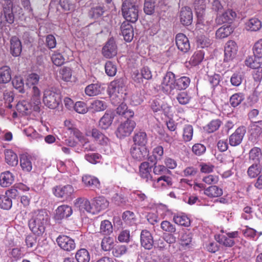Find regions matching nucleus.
<instances>
[{"mask_svg":"<svg viewBox=\"0 0 262 262\" xmlns=\"http://www.w3.org/2000/svg\"><path fill=\"white\" fill-rule=\"evenodd\" d=\"M251 127L252 134L259 136L262 133V120L253 122Z\"/></svg>","mask_w":262,"mask_h":262,"instance_id":"69168bd1","label":"nucleus"},{"mask_svg":"<svg viewBox=\"0 0 262 262\" xmlns=\"http://www.w3.org/2000/svg\"><path fill=\"white\" fill-rule=\"evenodd\" d=\"M261 171V166L259 163H253L248 168V175L251 178L256 177Z\"/></svg>","mask_w":262,"mask_h":262,"instance_id":"37998d69","label":"nucleus"},{"mask_svg":"<svg viewBox=\"0 0 262 262\" xmlns=\"http://www.w3.org/2000/svg\"><path fill=\"white\" fill-rule=\"evenodd\" d=\"M116 113L126 119H132L134 116V111L128 108L124 103H121L116 110Z\"/></svg>","mask_w":262,"mask_h":262,"instance_id":"5701e85b","label":"nucleus"},{"mask_svg":"<svg viewBox=\"0 0 262 262\" xmlns=\"http://www.w3.org/2000/svg\"><path fill=\"white\" fill-rule=\"evenodd\" d=\"M122 13L123 17L129 23L137 21L139 16L138 6L130 1L125 0L122 5Z\"/></svg>","mask_w":262,"mask_h":262,"instance_id":"7ed1b4c3","label":"nucleus"},{"mask_svg":"<svg viewBox=\"0 0 262 262\" xmlns=\"http://www.w3.org/2000/svg\"><path fill=\"white\" fill-rule=\"evenodd\" d=\"M120 29L124 39L127 42L131 41L134 37V30L132 26L127 21H124L121 25Z\"/></svg>","mask_w":262,"mask_h":262,"instance_id":"4be33fe9","label":"nucleus"},{"mask_svg":"<svg viewBox=\"0 0 262 262\" xmlns=\"http://www.w3.org/2000/svg\"><path fill=\"white\" fill-rule=\"evenodd\" d=\"M189 78L183 76L176 79V93L179 91L185 90L189 85Z\"/></svg>","mask_w":262,"mask_h":262,"instance_id":"a19ab883","label":"nucleus"},{"mask_svg":"<svg viewBox=\"0 0 262 262\" xmlns=\"http://www.w3.org/2000/svg\"><path fill=\"white\" fill-rule=\"evenodd\" d=\"M12 83L15 89L19 93H24V82L23 79L20 76H15L12 80Z\"/></svg>","mask_w":262,"mask_h":262,"instance_id":"8fccbe9b","label":"nucleus"},{"mask_svg":"<svg viewBox=\"0 0 262 262\" xmlns=\"http://www.w3.org/2000/svg\"><path fill=\"white\" fill-rule=\"evenodd\" d=\"M122 217L124 222L129 226H132L135 224V215L134 213L132 211H125L123 213Z\"/></svg>","mask_w":262,"mask_h":262,"instance_id":"5fc2aeb1","label":"nucleus"},{"mask_svg":"<svg viewBox=\"0 0 262 262\" xmlns=\"http://www.w3.org/2000/svg\"><path fill=\"white\" fill-rule=\"evenodd\" d=\"M152 166H149L148 162H144L141 164L139 167L140 174L142 178L146 179V181L151 179L152 177L150 173Z\"/></svg>","mask_w":262,"mask_h":262,"instance_id":"c756f323","label":"nucleus"},{"mask_svg":"<svg viewBox=\"0 0 262 262\" xmlns=\"http://www.w3.org/2000/svg\"><path fill=\"white\" fill-rule=\"evenodd\" d=\"M204 53L202 51H197L194 52L191 57L190 62L193 66L199 64L203 59Z\"/></svg>","mask_w":262,"mask_h":262,"instance_id":"bf43d9fd","label":"nucleus"},{"mask_svg":"<svg viewBox=\"0 0 262 262\" xmlns=\"http://www.w3.org/2000/svg\"><path fill=\"white\" fill-rule=\"evenodd\" d=\"M104 90V84L97 82L88 85L85 88V93L89 96H94L102 93Z\"/></svg>","mask_w":262,"mask_h":262,"instance_id":"a211bd4d","label":"nucleus"},{"mask_svg":"<svg viewBox=\"0 0 262 262\" xmlns=\"http://www.w3.org/2000/svg\"><path fill=\"white\" fill-rule=\"evenodd\" d=\"M196 43L198 48H204L211 45V40L207 36L201 34L196 37Z\"/></svg>","mask_w":262,"mask_h":262,"instance_id":"79ce46f5","label":"nucleus"},{"mask_svg":"<svg viewBox=\"0 0 262 262\" xmlns=\"http://www.w3.org/2000/svg\"><path fill=\"white\" fill-rule=\"evenodd\" d=\"M156 0H145L144 11L147 15L153 14L156 10Z\"/></svg>","mask_w":262,"mask_h":262,"instance_id":"a18cd8bd","label":"nucleus"},{"mask_svg":"<svg viewBox=\"0 0 262 262\" xmlns=\"http://www.w3.org/2000/svg\"><path fill=\"white\" fill-rule=\"evenodd\" d=\"M72 208L68 205H61L56 210L54 218L56 220L60 221L64 218L69 217L72 213Z\"/></svg>","mask_w":262,"mask_h":262,"instance_id":"aec40b11","label":"nucleus"},{"mask_svg":"<svg viewBox=\"0 0 262 262\" xmlns=\"http://www.w3.org/2000/svg\"><path fill=\"white\" fill-rule=\"evenodd\" d=\"M221 124V121L219 119L212 120L206 126L204 127L205 130L208 133H212L219 129Z\"/></svg>","mask_w":262,"mask_h":262,"instance_id":"864d4df0","label":"nucleus"},{"mask_svg":"<svg viewBox=\"0 0 262 262\" xmlns=\"http://www.w3.org/2000/svg\"><path fill=\"white\" fill-rule=\"evenodd\" d=\"M244 99L245 97L243 93H235L230 97L229 102L232 107H235L239 105Z\"/></svg>","mask_w":262,"mask_h":262,"instance_id":"49530a36","label":"nucleus"},{"mask_svg":"<svg viewBox=\"0 0 262 262\" xmlns=\"http://www.w3.org/2000/svg\"><path fill=\"white\" fill-rule=\"evenodd\" d=\"M10 51L14 57H18L22 51V43L20 40L16 36H13L10 39Z\"/></svg>","mask_w":262,"mask_h":262,"instance_id":"ddd939ff","label":"nucleus"},{"mask_svg":"<svg viewBox=\"0 0 262 262\" xmlns=\"http://www.w3.org/2000/svg\"><path fill=\"white\" fill-rule=\"evenodd\" d=\"M114 239L110 236L105 237L103 238L101 242L102 249L105 251H110L114 247Z\"/></svg>","mask_w":262,"mask_h":262,"instance_id":"6e6d98bb","label":"nucleus"},{"mask_svg":"<svg viewBox=\"0 0 262 262\" xmlns=\"http://www.w3.org/2000/svg\"><path fill=\"white\" fill-rule=\"evenodd\" d=\"M31 158L26 155H23L20 158V166L23 170L30 171L32 170V166L30 160Z\"/></svg>","mask_w":262,"mask_h":262,"instance_id":"c03bdc74","label":"nucleus"},{"mask_svg":"<svg viewBox=\"0 0 262 262\" xmlns=\"http://www.w3.org/2000/svg\"><path fill=\"white\" fill-rule=\"evenodd\" d=\"M140 242L141 246L145 249H151L154 245L151 233L147 230H143L140 234Z\"/></svg>","mask_w":262,"mask_h":262,"instance_id":"f8f14e48","label":"nucleus"},{"mask_svg":"<svg viewBox=\"0 0 262 262\" xmlns=\"http://www.w3.org/2000/svg\"><path fill=\"white\" fill-rule=\"evenodd\" d=\"M49 221V216L45 209L34 211L32 217L29 221V227L32 232L40 236L45 231L46 226Z\"/></svg>","mask_w":262,"mask_h":262,"instance_id":"f257e3e1","label":"nucleus"},{"mask_svg":"<svg viewBox=\"0 0 262 262\" xmlns=\"http://www.w3.org/2000/svg\"><path fill=\"white\" fill-rule=\"evenodd\" d=\"M12 79L11 70L8 66H3L0 68V83H8Z\"/></svg>","mask_w":262,"mask_h":262,"instance_id":"bb28decb","label":"nucleus"},{"mask_svg":"<svg viewBox=\"0 0 262 262\" xmlns=\"http://www.w3.org/2000/svg\"><path fill=\"white\" fill-rule=\"evenodd\" d=\"M133 141L135 144L140 146H144L147 142V137L145 132H138L133 137Z\"/></svg>","mask_w":262,"mask_h":262,"instance_id":"473e14b6","label":"nucleus"},{"mask_svg":"<svg viewBox=\"0 0 262 262\" xmlns=\"http://www.w3.org/2000/svg\"><path fill=\"white\" fill-rule=\"evenodd\" d=\"M108 202L104 196H99L94 198L92 204L94 206L95 213L99 212L102 210L105 209L108 206Z\"/></svg>","mask_w":262,"mask_h":262,"instance_id":"b1692460","label":"nucleus"},{"mask_svg":"<svg viewBox=\"0 0 262 262\" xmlns=\"http://www.w3.org/2000/svg\"><path fill=\"white\" fill-rule=\"evenodd\" d=\"M130 153L134 159L141 161L144 160L148 156V151L146 147H137L136 146H133L130 149Z\"/></svg>","mask_w":262,"mask_h":262,"instance_id":"f3484780","label":"nucleus"},{"mask_svg":"<svg viewBox=\"0 0 262 262\" xmlns=\"http://www.w3.org/2000/svg\"><path fill=\"white\" fill-rule=\"evenodd\" d=\"M261 156V149L257 147H253L249 152V160L250 161H252L253 163L260 164Z\"/></svg>","mask_w":262,"mask_h":262,"instance_id":"4c0bfd02","label":"nucleus"},{"mask_svg":"<svg viewBox=\"0 0 262 262\" xmlns=\"http://www.w3.org/2000/svg\"><path fill=\"white\" fill-rule=\"evenodd\" d=\"M173 221L176 224L184 227H188L190 225V219L184 214L174 215Z\"/></svg>","mask_w":262,"mask_h":262,"instance_id":"58836bf2","label":"nucleus"},{"mask_svg":"<svg viewBox=\"0 0 262 262\" xmlns=\"http://www.w3.org/2000/svg\"><path fill=\"white\" fill-rule=\"evenodd\" d=\"M5 161L11 166H16L18 164L17 155L11 149H6L5 151Z\"/></svg>","mask_w":262,"mask_h":262,"instance_id":"72a5a7b5","label":"nucleus"},{"mask_svg":"<svg viewBox=\"0 0 262 262\" xmlns=\"http://www.w3.org/2000/svg\"><path fill=\"white\" fill-rule=\"evenodd\" d=\"M253 50L255 56L258 58L262 57V39L255 42L253 48Z\"/></svg>","mask_w":262,"mask_h":262,"instance_id":"774afa93","label":"nucleus"},{"mask_svg":"<svg viewBox=\"0 0 262 262\" xmlns=\"http://www.w3.org/2000/svg\"><path fill=\"white\" fill-rule=\"evenodd\" d=\"M91 135L95 140L98 142L100 144L104 145L107 143V138L97 128L92 129Z\"/></svg>","mask_w":262,"mask_h":262,"instance_id":"c9c22d12","label":"nucleus"},{"mask_svg":"<svg viewBox=\"0 0 262 262\" xmlns=\"http://www.w3.org/2000/svg\"><path fill=\"white\" fill-rule=\"evenodd\" d=\"M161 90L165 94L174 95L176 94V79L171 72H167L161 84Z\"/></svg>","mask_w":262,"mask_h":262,"instance_id":"20e7f679","label":"nucleus"},{"mask_svg":"<svg viewBox=\"0 0 262 262\" xmlns=\"http://www.w3.org/2000/svg\"><path fill=\"white\" fill-rule=\"evenodd\" d=\"M176 43L178 49L183 53H187L190 49L188 38L183 33H178L176 36Z\"/></svg>","mask_w":262,"mask_h":262,"instance_id":"9d476101","label":"nucleus"},{"mask_svg":"<svg viewBox=\"0 0 262 262\" xmlns=\"http://www.w3.org/2000/svg\"><path fill=\"white\" fill-rule=\"evenodd\" d=\"M136 125L135 121L132 119H126L121 123L116 130V135L118 138L121 139L129 136Z\"/></svg>","mask_w":262,"mask_h":262,"instance_id":"423d86ee","label":"nucleus"},{"mask_svg":"<svg viewBox=\"0 0 262 262\" xmlns=\"http://www.w3.org/2000/svg\"><path fill=\"white\" fill-rule=\"evenodd\" d=\"M177 93V95L176 96V98L179 103L184 105L187 104L189 102L190 97L188 96L186 92L181 91Z\"/></svg>","mask_w":262,"mask_h":262,"instance_id":"e2e57ef3","label":"nucleus"},{"mask_svg":"<svg viewBox=\"0 0 262 262\" xmlns=\"http://www.w3.org/2000/svg\"><path fill=\"white\" fill-rule=\"evenodd\" d=\"M261 28V21L257 18H251L245 23V28L247 31H257Z\"/></svg>","mask_w":262,"mask_h":262,"instance_id":"c85d7f7f","label":"nucleus"},{"mask_svg":"<svg viewBox=\"0 0 262 262\" xmlns=\"http://www.w3.org/2000/svg\"><path fill=\"white\" fill-rule=\"evenodd\" d=\"M110 86V95L111 93H123V91L125 90L126 79L123 77L116 79L111 82Z\"/></svg>","mask_w":262,"mask_h":262,"instance_id":"4468645a","label":"nucleus"},{"mask_svg":"<svg viewBox=\"0 0 262 262\" xmlns=\"http://www.w3.org/2000/svg\"><path fill=\"white\" fill-rule=\"evenodd\" d=\"M246 133V128L244 126L238 127L229 137V142L231 146H236L239 145Z\"/></svg>","mask_w":262,"mask_h":262,"instance_id":"6e6552de","label":"nucleus"},{"mask_svg":"<svg viewBox=\"0 0 262 262\" xmlns=\"http://www.w3.org/2000/svg\"><path fill=\"white\" fill-rule=\"evenodd\" d=\"M75 206L79 208V210L81 211L84 212L85 210L88 212L95 214L94 209L91 206L90 201L88 199L81 198L76 199Z\"/></svg>","mask_w":262,"mask_h":262,"instance_id":"412c9836","label":"nucleus"},{"mask_svg":"<svg viewBox=\"0 0 262 262\" xmlns=\"http://www.w3.org/2000/svg\"><path fill=\"white\" fill-rule=\"evenodd\" d=\"M4 2L3 9L0 12V29L4 27L13 24L15 20V13L16 8L14 5L12 0H3Z\"/></svg>","mask_w":262,"mask_h":262,"instance_id":"f03ea898","label":"nucleus"},{"mask_svg":"<svg viewBox=\"0 0 262 262\" xmlns=\"http://www.w3.org/2000/svg\"><path fill=\"white\" fill-rule=\"evenodd\" d=\"M105 70L106 74L108 76H114L117 72L116 66L111 61H108L105 64Z\"/></svg>","mask_w":262,"mask_h":262,"instance_id":"13d9d810","label":"nucleus"},{"mask_svg":"<svg viewBox=\"0 0 262 262\" xmlns=\"http://www.w3.org/2000/svg\"><path fill=\"white\" fill-rule=\"evenodd\" d=\"M102 54L106 58H111L117 54V46L113 37H111L102 49Z\"/></svg>","mask_w":262,"mask_h":262,"instance_id":"0eeeda50","label":"nucleus"},{"mask_svg":"<svg viewBox=\"0 0 262 262\" xmlns=\"http://www.w3.org/2000/svg\"><path fill=\"white\" fill-rule=\"evenodd\" d=\"M215 238L218 243L226 247H231L235 244L233 239H230L228 237H227L224 235H219L217 236H215Z\"/></svg>","mask_w":262,"mask_h":262,"instance_id":"09e8293b","label":"nucleus"},{"mask_svg":"<svg viewBox=\"0 0 262 262\" xmlns=\"http://www.w3.org/2000/svg\"><path fill=\"white\" fill-rule=\"evenodd\" d=\"M237 51V47L235 41H228L225 47L224 50V62L231 61L235 56Z\"/></svg>","mask_w":262,"mask_h":262,"instance_id":"1a4fd4ad","label":"nucleus"},{"mask_svg":"<svg viewBox=\"0 0 262 262\" xmlns=\"http://www.w3.org/2000/svg\"><path fill=\"white\" fill-rule=\"evenodd\" d=\"M75 258L78 262H89L90 254L85 249H80L75 254Z\"/></svg>","mask_w":262,"mask_h":262,"instance_id":"ea45409f","label":"nucleus"},{"mask_svg":"<svg viewBox=\"0 0 262 262\" xmlns=\"http://www.w3.org/2000/svg\"><path fill=\"white\" fill-rule=\"evenodd\" d=\"M42 101L47 107L55 109L61 102V96L53 90H46L44 91Z\"/></svg>","mask_w":262,"mask_h":262,"instance_id":"39448f33","label":"nucleus"},{"mask_svg":"<svg viewBox=\"0 0 262 262\" xmlns=\"http://www.w3.org/2000/svg\"><path fill=\"white\" fill-rule=\"evenodd\" d=\"M74 192V189L71 185H67L63 187L57 186L54 189V194L58 197L68 199Z\"/></svg>","mask_w":262,"mask_h":262,"instance_id":"6ab92c4d","label":"nucleus"},{"mask_svg":"<svg viewBox=\"0 0 262 262\" xmlns=\"http://www.w3.org/2000/svg\"><path fill=\"white\" fill-rule=\"evenodd\" d=\"M192 18L191 9L188 7H182L180 12V19L181 24L184 26H189L191 24Z\"/></svg>","mask_w":262,"mask_h":262,"instance_id":"dca6fc26","label":"nucleus"},{"mask_svg":"<svg viewBox=\"0 0 262 262\" xmlns=\"http://www.w3.org/2000/svg\"><path fill=\"white\" fill-rule=\"evenodd\" d=\"M51 60L53 64L57 67L63 64L65 62V58L60 53H54L51 56Z\"/></svg>","mask_w":262,"mask_h":262,"instance_id":"4d7b16f0","label":"nucleus"},{"mask_svg":"<svg viewBox=\"0 0 262 262\" xmlns=\"http://www.w3.org/2000/svg\"><path fill=\"white\" fill-rule=\"evenodd\" d=\"M16 107L18 111L27 115L30 114L32 111H34V106L30 102L24 101L18 103Z\"/></svg>","mask_w":262,"mask_h":262,"instance_id":"2f4dec72","label":"nucleus"},{"mask_svg":"<svg viewBox=\"0 0 262 262\" xmlns=\"http://www.w3.org/2000/svg\"><path fill=\"white\" fill-rule=\"evenodd\" d=\"M236 14L234 11L232 10H228L223 13L220 17H217L216 21L217 23H221L220 20L221 19V21L223 23H227L230 24L236 17Z\"/></svg>","mask_w":262,"mask_h":262,"instance_id":"a878e982","label":"nucleus"},{"mask_svg":"<svg viewBox=\"0 0 262 262\" xmlns=\"http://www.w3.org/2000/svg\"><path fill=\"white\" fill-rule=\"evenodd\" d=\"M193 136V127L191 125H186L183 129V138L185 142L190 141Z\"/></svg>","mask_w":262,"mask_h":262,"instance_id":"052dcab7","label":"nucleus"},{"mask_svg":"<svg viewBox=\"0 0 262 262\" xmlns=\"http://www.w3.org/2000/svg\"><path fill=\"white\" fill-rule=\"evenodd\" d=\"M56 242L58 246L65 251H70L75 248V243L74 240L66 235H59L57 237Z\"/></svg>","mask_w":262,"mask_h":262,"instance_id":"9b49d317","label":"nucleus"},{"mask_svg":"<svg viewBox=\"0 0 262 262\" xmlns=\"http://www.w3.org/2000/svg\"><path fill=\"white\" fill-rule=\"evenodd\" d=\"M161 228L163 231L170 233H174L176 231L175 226L167 221L161 222Z\"/></svg>","mask_w":262,"mask_h":262,"instance_id":"680f3d73","label":"nucleus"},{"mask_svg":"<svg viewBox=\"0 0 262 262\" xmlns=\"http://www.w3.org/2000/svg\"><path fill=\"white\" fill-rule=\"evenodd\" d=\"M92 108L97 112H100L106 109V103L101 100H96L92 103Z\"/></svg>","mask_w":262,"mask_h":262,"instance_id":"338daca9","label":"nucleus"},{"mask_svg":"<svg viewBox=\"0 0 262 262\" xmlns=\"http://www.w3.org/2000/svg\"><path fill=\"white\" fill-rule=\"evenodd\" d=\"M194 7L199 24H203L205 15L206 4L204 0H195Z\"/></svg>","mask_w":262,"mask_h":262,"instance_id":"2eb2a0df","label":"nucleus"},{"mask_svg":"<svg viewBox=\"0 0 262 262\" xmlns=\"http://www.w3.org/2000/svg\"><path fill=\"white\" fill-rule=\"evenodd\" d=\"M100 232L104 235H109L113 232V226L111 222L108 220L101 222L100 228Z\"/></svg>","mask_w":262,"mask_h":262,"instance_id":"3c124183","label":"nucleus"},{"mask_svg":"<svg viewBox=\"0 0 262 262\" xmlns=\"http://www.w3.org/2000/svg\"><path fill=\"white\" fill-rule=\"evenodd\" d=\"M59 73L61 75L62 79L63 80L68 81L71 78L72 72L70 68L63 67L60 69Z\"/></svg>","mask_w":262,"mask_h":262,"instance_id":"0e129e2a","label":"nucleus"},{"mask_svg":"<svg viewBox=\"0 0 262 262\" xmlns=\"http://www.w3.org/2000/svg\"><path fill=\"white\" fill-rule=\"evenodd\" d=\"M114 118L113 112L106 111L99 122V126L102 129H107L112 124Z\"/></svg>","mask_w":262,"mask_h":262,"instance_id":"393cba45","label":"nucleus"},{"mask_svg":"<svg viewBox=\"0 0 262 262\" xmlns=\"http://www.w3.org/2000/svg\"><path fill=\"white\" fill-rule=\"evenodd\" d=\"M14 181L13 174L9 171L4 172L0 176V185L3 187L10 186Z\"/></svg>","mask_w":262,"mask_h":262,"instance_id":"cd10ccee","label":"nucleus"},{"mask_svg":"<svg viewBox=\"0 0 262 262\" xmlns=\"http://www.w3.org/2000/svg\"><path fill=\"white\" fill-rule=\"evenodd\" d=\"M0 195V207L4 209L8 210L12 207V200L7 195Z\"/></svg>","mask_w":262,"mask_h":262,"instance_id":"603ef678","label":"nucleus"},{"mask_svg":"<svg viewBox=\"0 0 262 262\" xmlns=\"http://www.w3.org/2000/svg\"><path fill=\"white\" fill-rule=\"evenodd\" d=\"M232 32V27L229 25H224L216 30L215 35L217 38L222 39L228 36Z\"/></svg>","mask_w":262,"mask_h":262,"instance_id":"f704fd0d","label":"nucleus"},{"mask_svg":"<svg viewBox=\"0 0 262 262\" xmlns=\"http://www.w3.org/2000/svg\"><path fill=\"white\" fill-rule=\"evenodd\" d=\"M204 193L210 198L219 197L222 195L223 191L221 188L215 185L209 187L205 189Z\"/></svg>","mask_w":262,"mask_h":262,"instance_id":"e433bc0d","label":"nucleus"},{"mask_svg":"<svg viewBox=\"0 0 262 262\" xmlns=\"http://www.w3.org/2000/svg\"><path fill=\"white\" fill-rule=\"evenodd\" d=\"M104 12V7L96 6L92 8L89 12V16L94 19H97L101 16Z\"/></svg>","mask_w":262,"mask_h":262,"instance_id":"de8ad7c7","label":"nucleus"},{"mask_svg":"<svg viewBox=\"0 0 262 262\" xmlns=\"http://www.w3.org/2000/svg\"><path fill=\"white\" fill-rule=\"evenodd\" d=\"M82 182L86 186L91 187L93 189L98 188L100 186L99 180L92 176L85 175L82 177Z\"/></svg>","mask_w":262,"mask_h":262,"instance_id":"7c9ffc66","label":"nucleus"}]
</instances>
